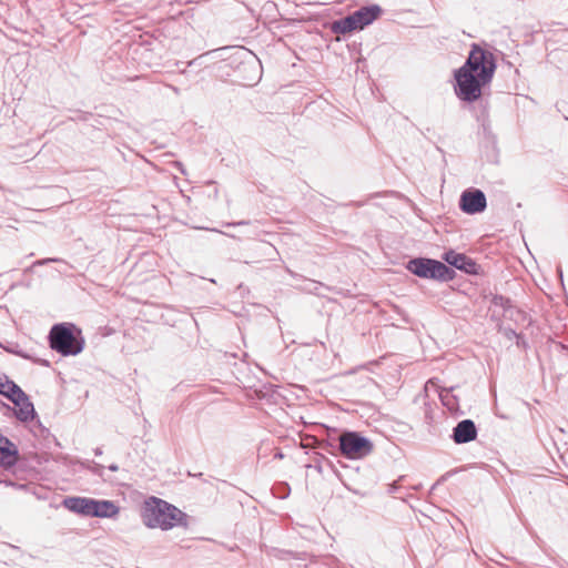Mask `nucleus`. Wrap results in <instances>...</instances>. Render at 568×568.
Instances as JSON below:
<instances>
[{
  "mask_svg": "<svg viewBox=\"0 0 568 568\" xmlns=\"http://www.w3.org/2000/svg\"><path fill=\"white\" fill-rule=\"evenodd\" d=\"M495 71L494 54L478 44H473L465 63L454 72L456 95L468 103L479 100Z\"/></svg>",
  "mask_w": 568,
  "mask_h": 568,
  "instance_id": "f257e3e1",
  "label": "nucleus"
},
{
  "mask_svg": "<svg viewBox=\"0 0 568 568\" xmlns=\"http://www.w3.org/2000/svg\"><path fill=\"white\" fill-rule=\"evenodd\" d=\"M143 524L149 528L170 530L174 527H186L187 515L176 506L151 496L146 498L141 507Z\"/></svg>",
  "mask_w": 568,
  "mask_h": 568,
  "instance_id": "f03ea898",
  "label": "nucleus"
},
{
  "mask_svg": "<svg viewBox=\"0 0 568 568\" xmlns=\"http://www.w3.org/2000/svg\"><path fill=\"white\" fill-rule=\"evenodd\" d=\"M49 345L62 356H74L82 352L84 339L73 324H54L49 333Z\"/></svg>",
  "mask_w": 568,
  "mask_h": 568,
  "instance_id": "7ed1b4c3",
  "label": "nucleus"
},
{
  "mask_svg": "<svg viewBox=\"0 0 568 568\" xmlns=\"http://www.w3.org/2000/svg\"><path fill=\"white\" fill-rule=\"evenodd\" d=\"M406 268L420 278L438 280L443 282L452 281L456 274L455 271L445 263L427 257L409 260Z\"/></svg>",
  "mask_w": 568,
  "mask_h": 568,
  "instance_id": "20e7f679",
  "label": "nucleus"
},
{
  "mask_svg": "<svg viewBox=\"0 0 568 568\" xmlns=\"http://www.w3.org/2000/svg\"><path fill=\"white\" fill-rule=\"evenodd\" d=\"M338 449L346 458L358 459L372 453L373 444L356 432H344L338 436Z\"/></svg>",
  "mask_w": 568,
  "mask_h": 568,
  "instance_id": "39448f33",
  "label": "nucleus"
},
{
  "mask_svg": "<svg viewBox=\"0 0 568 568\" xmlns=\"http://www.w3.org/2000/svg\"><path fill=\"white\" fill-rule=\"evenodd\" d=\"M487 200L485 193L479 189H467L459 197V209L466 214H478L485 211Z\"/></svg>",
  "mask_w": 568,
  "mask_h": 568,
  "instance_id": "423d86ee",
  "label": "nucleus"
},
{
  "mask_svg": "<svg viewBox=\"0 0 568 568\" xmlns=\"http://www.w3.org/2000/svg\"><path fill=\"white\" fill-rule=\"evenodd\" d=\"M443 260L450 266L460 270L467 274L478 273V265L476 264V262L471 257L463 253L449 250L443 254Z\"/></svg>",
  "mask_w": 568,
  "mask_h": 568,
  "instance_id": "0eeeda50",
  "label": "nucleus"
},
{
  "mask_svg": "<svg viewBox=\"0 0 568 568\" xmlns=\"http://www.w3.org/2000/svg\"><path fill=\"white\" fill-rule=\"evenodd\" d=\"M477 427L471 419H463L453 428L452 439L456 444H466L473 442L477 437Z\"/></svg>",
  "mask_w": 568,
  "mask_h": 568,
  "instance_id": "6e6552de",
  "label": "nucleus"
},
{
  "mask_svg": "<svg viewBox=\"0 0 568 568\" xmlns=\"http://www.w3.org/2000/svg\"><path fill=\"white\" fill-rule=\"evenodd\" d=\"M19 449L8 437L0 434V466L8 469L18 464Z\"/></svg>",
  "mask_w": 568,
  "mask_h": 568,
  "instance_id": "1a4fd4ad",
  "label": "nucleus"
},
{
  "mask_svg": "<svg viewBox=\"0 0 568 568\" xmlns=\"http://www.w3.org/2000/svg\"><path fill=\"white\" fill-rule=\"evenodd\" d=\"M92 498L87 497H67L63 500V506L75 514L82 515V516H90L92 513Z\"/></svg>",
  "mask_w": 568,
  "mask_h": 568,
  "instance_id": "9d476101",
  "label": "nucleus"
},
{
  "mask_svg": "<svg viewBox=\"0 0 568 568\" xmlns=\"http://www.w3.org/2000/svg\"><path fill=\"white\" fill-rule=\"evenodd\" d=\"M381 13L382 8L377 4L362 7L353 12L361 29H364L365 27L373 23L381 16Z\"/></svg>",
  "mask_w": 568,
  "mask_h": 568,
  "instance_id": "9b49d317",
  "label": "nucleus"
},
{
  "mask_svg": "<svg viewBox=\"0 0 568 568\" xmlns=\"http://www.w3.org/2000/svg\"><path fill=\"white\" fill-rule=\"evenodd\" d=\"M119 513V508L110 500L93 499L91 517L111 518Z\"/></svg>",
  "mask_w": 568,
  "mask_h": 568,
  "instance_id": "f8f14e48",
  "label": "nucleus"
},
{
  "mask_svg": "<svg viewBox=\"0 0 568 568\" xmlns=\"http://www.w3.org/2000/svg\"><path fill=\"white\" fill-rule=\"evenodd\" d=\"M331 30L335 34H346L356 30H362L356 22L353 13L333 21Z\"/></svg>",
  "mask_w": 568,
  "mask_h": 568,
  "instance_id": "ddd939ff",
  "label": "nucleus"
},
{
  "mask_svg": "<svg viewBox=\"0 0 568 568\" xmlns=\"http://www.w3.org/2000/svg\"><path fill=\"white\" fill-rule=\"evenodd\" d=\"M17 406L16 417L21 422H28L36 417V410L33 404L30 402L28 395L24 393L21 399H19Z\"/></svg>",
  "mask_w": 568,
  "mask_h": 568,
  "instance_id": "4468645a",
  "label": "nucleus"
},
{
  "mask_svg": "<svg viewBox=\"0 0 568 568\" xmlns=\"http://www.w3.org/2000/svg\"><path fill=\"white\" fill-rule=\"evenodd\" d=\"M0 394L6 396L13 404H18L19 399L24 396V392L14 382L9 379L0 384Z\"/></svg>",
  "mask_w": 568,
  "mask_h": 568,
  "instance_id": "2eb2a0df",
  "label": "nucleus"
},
{
  "mask_svg": "<svg viewBox=\"0 0 568 568\" xmlns=\"http://www.w3.org/2000/svg\"><path fill=\"white\" fill-rule=\"evenodd\" d=\"M455 389L454 386L452 387H444L439 390V398L442 400V404L449 410V412H457L459 409V400L458 397L453 393Z\"/></svg>",
  "mask_w": 568,
  "mask_h": 568,
  "instance_id": "dca6fc26",
  "label": "nucleus"
},
{
  "mask_svg": "<svg viewBox=\"0 0 568 568\" xmlns=\"http://www.w3.org/2000/svg\"><path fill=\"white\" fill-rule=\"evenodd\" d=\"M491 304L494 306L501 307L506 314H509L510 317H513V311L515 310L513 302L509 297H506L504 295H494L491 298Z\"/></svg>",
  "mask_w": 568,
  "mask_h": 568,
  "instance_id": "f3484780",
  "label": "nucleus"
},
{
  "mask_svg": "<svg viewBox=\"0 0 568 568\" xmlns=\"http://www.w3.org/2000/svg\"><path fill=\"white\" fill-rule=\"evenodd\" d=\"M227 49H230V47H223V48H219V49H215V50L207 51L206 53H204V54H202V55L197 57L196 59H194V60H192V61H190V62L187 63V65H189V67H191V65L195 64V62H196L199 59H202V58H203V57H205V55H209V54H212V53H216V52H220V51H225V50H227Z\"/></svg>",
  "mask_w": 568,
  "mask_h": 568,
  "instance_id": "a211bd4d",
  "label": "nucleus"
},
{
  "mask_svg": "<svg viewBox=\"0 0 568 568\" xmlns=\"http://www.w3.org/2000/svg\"><path fill=\"white\" fill-rule=\"evenodd\" d=\"M52 262H55V263H64L63 260L61 258H55V257H48V258H42V260H38L33 263V265H45V264H49V263H52Z\"/></svg>",
  "mask_w": 568,
  "mask_h": 568,
  "instance_id": "6ab92c4d",
  "label": "nucleus"
},
{
  "mask_svg": "<svg viewBox=\"0 0 568 568\" xmlns=\"http://www.w3.org/2000/svg\"><path fill=\"white\" fill-rule=\"evenodd\" d=\"M103 471H104V466L100 465V464H95L94 467H93V473L100 477L103 476Z\"/></svg>",
  "mask_w": 568,
  "mask_h": 568,
  "instance_id": "aec40b11",
  "label": "nucleus"
},
{
  "mask_svg": "<svg viewBox=\"0 0 568 568\" xmlns=\"http://www.w3.org/2000/svg\"><path fill=\"white\" fill-rule=\"evenodd\" d=\"M248 223H250L248 221H240V222L227 223L226 225L227 226H235V225H246Z\"/></svg>",
  "mask_w": 568,
  "mask_h": 568,
  "instance_id": "412c9836",
  "label": "nucleus"
},
{
  "mask_svg": "<svg viewBox=\"0 0 568 568\" xmlns=\"http://www.w3.org/2000/svg\"><path fill=\"white\" fill-rule=\"evenodd\" d=\"M288 491H290V487H288L287 485H285V486H284V494H281V495H278L277 497H278V498H285V497H287Z\"/></svg>",
  "mask_w": 568,
  "mask_h": 568,
  "instance_id": "4be33fe9",
  "label": "nucleus"
},
{
  "mask_svg": "<svg viewBox=\"0 0 568 568\" xmlns=\"http://www.w3.org/2000/svg\"><path fill=\"white\" fill-rule=\"evenodd\" d=\"M111 471H116L119 469V466L116 464H111L109 467H108Z\"/></svg>",
  "mask_w": 568,
  "mask_h": 568,
  "instance_id": "5701e85b",
  "label": "nucleus"
},
{
  "mask_svg": "<svg viewBox=\"0 0 568 568\" xmlns=\"http://www.w3.org/2000/svg\"><path fill=\"white\" fill-rule=\"evenodd\" d=\"M94 455H95V456H100V455H102V449H101L100 447L95 448V449H94Z\"/></svg>",
  "mask_w": 568,
  "mask_h": 568,
  "instance_id": "b1692460",
  "label": "nucleus"
},
{
  "mask_svg": "<svg viewBox=\"0 0 568 568\" xmlns=\"http://www.w3.org/2000/svg\"><path fill=\"white\" fill-rule=\"evenodd\" d=\"M178 165H179V168H180L181 173H182V174H185L186 172H185V170L183 169L182 164H181V163H178Z\"/></svg>",
  "mask_w": 568,
  "mask_h": 568,
  "instance_id": "393cba45",
  "label": "nucleus"
},
{
  "mask_svg": "<svg viewBox=\"0 0 568 568\" xmlns=\"http://www.w3.org/2000/svg\"><path fill=\"white\" fill-rule=\"evenodd\" d=\"M511 335H516V333L511 329H509V332H507V336L510 337Z\"/></svg>",
  "mask_w": 568,
  "mask_h": 568,
  "instance_id": "a878e982",
  "label": "nucleus"
},
{
  "mask_svg": "<svg viewBox=\"0 0 568 568\" xmlns=\"http://www.w3.org/2000/svg\"><path fill=\"white\" fill-rule=\"evenodd\" d=\"M275 457L276 458H283V454L281 452H278V453L275 454Z\"/></svg>",
  "mask_w": 568,
  "mask_h": 568,
  "instance_id": "bb28decb",
  "label": "nucleus"
},
{
  "mask_svg": "<svg viewBox=\"0 0 568 568\" xmlns=\"http://www.w3.org/2000/svg\"><path fill=\"white\" fill-rule=\"evenodd\" d=\"M558 273H559L560 278H562V272L560 268H558Z\"/></svg>",
  "mask_w": 568,
  "mask_h": 568,
  "instance_id": "cd10ccee",
  "label": "nucleus"
}]
</instances>
